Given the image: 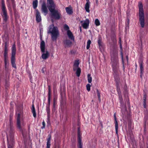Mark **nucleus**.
Listing matches in <instances>:
<instances>
[{
    "mask_svg": "<svg viewBox=\"0 0 148 148\" xmlns=\"http://www.w3.org/2000/svg\"><path fill=\"white\" fill-rule=\"evenodd\" d=\"M48 33L51 34V38L53 41H56L59 35V33L57 27H55L53 24L49 26Z\"/></svg>",
    "mask_w": 148,
    "mask_h": 148,
    "instance_id": "nucleus-1",
    "label": "nucleus"
},
{
    "mask_svg": "<svg viewBox=\"0 0 148 148\" xmlns=\"http://www.w3.org/2000/svg\"><path fill=\"white\" fill-rule=\"evenodd\" d=\"M118 51L116 49H114V52L111 51L110 53L111 56V61H114V62L112 64V66L113 70L114 72L116 73L117 72L118 66L117 65L118 60H116L115 61H114V57H116L117 56Z\"/></svg>",
    "mask_w": 148,
    "mask_h": 148,
    "instance_id": "nucleus-2",
    "label": "nucleus"
},
{
    "mask_svg": "<svg viewBox=\"0 0 148 148\" xmlns=\"http://www.w3.org/2000/svg\"><path fill=\"white\" fill-rule=\"evenodd\" d=\"M139 9V20L140 25L142 27H143L145 24L143 8V5L141 3H139L138 5Z\"/></svg>",
    "mask_w": 148,
    "mask_h": 148,
    "instance_id": "nucleus-3",
    "label": "nucleus"
},
{
    "mask_svg": "<svg viewBox=\"0 0 148 148\" xmlns=\"http://www.w3.org/2000/svg\"><path fill=\"white\" fill-rule=\"evenodd\" d=\"M49 11L51 13V18L52 22H53V19L58 20L60 18L61 14L60 11L55 9V8Z\"/></svg>",
    "mask_w": 148,
    "mask_h": 148,
    "instance_id": "nucleus-4",
    "label": "nucleus"
},
{
    "mask_svg": "<svg viewBox=\"0 0 148 148\" xmlns=\"http://www.w3.org/2000/svg\"><path fill=\"white\" fill-rule=\"evenodd\" d=\"M1 15L3 18V20L4 23H6L9 18V16L7 13V10L6 9L4 2L2 1L1 3Z\"/></svg>",
    "mask_w": 148,
    "mask_h": 148,
    "instance_id": "nucleus-5",
    "label": "nucleus"
},
{
    "mask_svg": "<svg viewBox=\"0 0 148 148\" xmlns=\"http://www.w3.org/2000/svg\"><path fill=\"white\" fill-rule=\"evenodd\" d=\"M16 53V47L15 44H13L12 47V56L11 58V63L12 66L15 69H16V64L15 63V56Z\"/></svg>",
    "mask_w": 148,
    "mask_h": 148,
    "instance_id": "nucleus-6",
    "label": "nucleus"
},
{
    "mask_svg": "<svg viewBox=\"0 0 148 148\" xmlns=\"http://www.w3.org/2000/svg\"><path fill=\"white\" fill-rule=\"evenodd\" d=\"M49 91L48 96V104L46 106V110L47 113V115H50V100L51 98V90L50 87H49Z\"/></svg>",
    "mask_w": 148,
    "mask_h": 148,
    "instance_id": "nucleus-7",
    "label": "nucleus"
},
{
    "mask_svg": "<svg viewBox=\"0 0 148 148\" xmlns=\"http://www.w3.org/2000/svg\"><path fill=\"white\" fill-rule=\"evenodd\" d=\"M47 7L49 10L55 8V4L53 0H47Z\"/></svg>",
    "mask_w": 148,
    "mask_h": 148,
    "instance_id": "nucleus-8",
    "label": "nucleus"
},
{
    "mask_svg": "<svg viewBox=\"0 0 148 148\" xmlns=\"http://www.w3.org/2000/svg\"><path fill=\"white\" fill-rule=\"evenodd\" d=\"M80 23H82V25L84 29H86L88 28V27L89 21L88 19H86L84 21H80Z\"/></svg>",
    "mask_w": 148,
    "mask_h": 148,
    "instance_id": "nucleus-9",
    "label": "nucleus"
},
{
    "mask_svg": "<svg viewBox=\"0 0 148 148\" xmlns=\"http://www.w3.org/2000/svg\"><path fill=\"white\" fill-rule=\"evenodd\" d=\"M40 38L41 40L40 44L41 51L42 52H44L45 50V43L44 41L42 40V36L41 34L40 35Z\"/></svg>",
    "mask_w": 148,
    "mask_h": 148,
    "instance_id": "nucleus-10",
    "label": "nucleus"
},
{
    "mask_svg": "<svg viewBox=\"0 0 148 148\" xmlns=\"http://www.w3.org/2000/svg\"><path fill=\"white\" fill-rule=\"evenodd\" d=\"M17 115V126L18 128L20 131L22 130V128L21 127L20 122V115L19 113H16Z\"/></svg>",
    "mask_w": 148,
    "mask_h": 148,
    "instance_id": "nucleus-11",
    "label": "nucleus"
},
{
    "mask_svg": "<svg viewBox=\"0 0 148 148\" xmlns=\"http://www.w3.org/2000/svg\"><path fill=\"white\" fill-rule=\"evenodd\" d=\"M41 10L42 12L44 13L45 15L47 14L48 13V9L46 6V3L43 2L42 5Z\"/></svg>",
    "mask_w": 148,
    "mask_h": 148,
    "instance_id": "nucleus-12",
    "label": "nucleus"
},
{
    "mask_svg": "<svg viewBox=\"0 0 148 148\" xmlns=\"http://www.w3.org/2000/svg\"><path fill=\"white\" fill-rule=\"evenodd\" d=\"M117 90L118 93L119 95V102L120 103L121 106H122V104L123 103V98L121 95V92L120 91V90L119 87L118 86H117Z\"/></svg>",
    "mask_w": 148,
    "mask_h": 148,
    "instance_id": "nucleus-13",
    "label": "nucleus"
},
{
    "mask_svg": "<svg viewBox=\"0 0 148 148\" xmlns=\"http://www.w3.org/2000/svg\"><path fill=\"white\" fill-rule=\"evenodd\" d=\"M79 62L78 60H76L74 61L73 66V69L74 71H75L77 69L80 68L79 67Z\"/></svg>",
    "mask_w": 148,
    "mask_h": 148,
    "instance_id": "nucleus-14",
    "label": "nucleus"
},
{
    "mask_svg": "<svg viewBox=\"0 0 148 148\" xmlns=\"http://www.w3.org/2000/svg\"><path fill=\"white\" fill-rule=\"evenodd\" d=\"M36 20L37 22H40L41 21V17L40 12L38 10H36Z\"/></svg>",
    "mask_w": 148,
    "mask_h": 148,
    "instance_id": "nucleus-15",
    "label": "nucleus"
},
{
    "mask_svg": "<svg viewBox=\"0 0 148 148\" xmlns=\"http://www.w3.org/2000/svg\"><path fill=\"white\" fill-rule=\"evenodd\" d=\"M114 117L115 120V127L116 131V133L117 135H118V124L116 117V114H114Z\"/></svg>",
    "mask_w": 148,
    "mask_h": 148,
    "instance_id": "nucleus-16",
    "label": "nucleus"
},
{
    "mask_svg": "<svg viewBox=\"0 0 148 148\" xmlns=\"http://www.w3.org/2000/svg\"><path fill=\"white\" fill-rule=\"evenodd\" d=\"M64 43L65 47H70L72 44V42L68 40H64Z\"/></svg>",
    "mask_w": 148,
    "mask_h": 148,
    "instance_id": "nucleus-17",
    "label": "nucleus"
},
{
    "mask_svg": "<svg viewBox=\"0 0 148 148\" xmlns=\"http://www.w3.org/2000/svg\"><path fill=\"white\" fill-rule=\"evenodd\" d=\"M66 13L69 14H72L73 13V10L72 8L70 5L65 8Z\"/></svg>",
    "mask_w": 148,
    "mask_h": 148,
    "instance_id": "nucleus-18",
    "label": "nucleus"
},
{
    "mask_svg": "<svg viewBox=\"0 0 148 148\" xmlns=\"http://www.w3.org/2000/svg\"><path fill=\"white\" fill-rule=\"evenodd\" d=\"M78 145L82 144V143L81 135L80 134L79 128H78Z\"/></svg>",
    "mask_w": 148,
    "mask_h": 148,
    "instance_id": "nucleus-19",
    "label": "nucleus"
},
{
    "mask_svg": "<svg viewBox=\"0 0 148 148\" xmlns=\"http://www.w3.org/2000/svg\"><path fill=\"white\" fill-rule=\"evenodd\" d=\"M67 34L69 38L71 40H74V37L71 31H68L67 32Z\"/></svg>",
    "mask_w": 148,
    "mask_h": 148,
    "instance_id": "nucleus-20",
    "label": "nucleus"
},
{
    "mask_svg": "<svg viewBox=\"0 0 148 148\" xmlns=\"http://www.w3.org/2000/svg\"><path fill=\"white\" fill-rule=\"evenodd\" d=\"M45 52V51L44 52H42L43 53L41 57L43 59L45 60L49 57V52L47 51H46L45 53H44Z\"/></svg>",
    "mask_w": 148,
    "mask_h": 148,
    "instance_id": "nucleus-21",
    "label": "nucleus"
},
{
    "mask_svg": "<svg viewBox=\"0 0 148 148\" xmlns=\"http://www.w3.org/2000/svg\"><path fill=\"white\" fill-rule=\"evenodd\" d=\"M140 64V77H142V75L143 74V62L141 60L139 62Z\"/></svg>",
    "mask_w": 148,
    "mask_h": 148,
    "instance_id": "nucleus-22",
    "label": "nucleus"
},
{
    "mask_svg": "<svg viewBox=\"0 0 148 148\" xmlns=\"http://www.w3.org/2000/svg\"><path fill=\"white\" fill-rule=\"evenodd\" d=\"M97 42L100 49L102 48L103 46L101 41V38L100 36H99L98 38Z\"/></svg>",
    "mask_w": 148,
    "mask_h": 148,
    "instance_id": "nucleus-23",
    "label": "nucleus"
},
{
    "mask_svg": "<svg viewBox=\"0 0 148 148\" xmlns=\"http://www.w3.org/2000/svg\"><path fill=\"white\" fill-rule=\"evenodd\" d=\"M51 136L50 135L49 136V137L47 139V148H50L51 146Z\"/></svg>",
    "mask_w": 148,
    "mask_h": 148,
    "instance_id": "nucleus-24",
    "label": "nucleus"
},
{
    "mask_svg": "<svg viewBox=\"0 0 148 148\" xmlns=\"http://www.w3.org/2000/svg\"><path fill=\"white\" fill-rule=\"evenodd\" d=\"M119 45H120V48L121 50V57L122 60V61H123V52L122 51V45L121 43V39L120 37L119 38Z\"/></svg>",
    "mask_w": 148,
    "mask_h": 148,
    "instance_id": "nucleus-25",
    "label": "nucleus"
},
{
    "mask_svg": "<svg viewBox=\"0 0 148 148\" xmlns=\"http://www.w3.org/2000/svg\"><path fill=\"white\" fill-rule=\"evenodd\" d=\"M90 3H86L85 6V9L86 12H89V8L90 6Z\"/></svg>",
    "mask_w": 148,
    "mask_h": 148,
    "instance_id": "nucleus-26",
    "label": "nucleus"
},
{
    "mask_svg": "<svg viewBox=\"0 0 148 148\" xmlns=\"http://www.w3.org/2000/svg\"><path fill=\"white\" fill-rule=\"evenodd\" d=\"M5 64V69L6 71H8V64L9 62L8 60H4Z\"/></svg>",
    "mask_w": 148,
    "mask_h": 148,
    "instance_id": "nucleus-27",
    "label": "nucleus"
},
{
    "mask_svg": "<svg viewBox=\"0 0 148 148\" xmlns=\"http://www.w3.org/2000/svg\"><path fill=\"white\" fill-rule=\"evenodd\" d=\"M147 96L145 93H144V96L143 98V104L144 106V107L145 108H146V100Z\"/></svg>",
    "mask_w": 148,
    "mask_h": 148,
    "instance_id": "nucleus-28",
    "label": "nucleus"
},
{
    "mask_svg": "<svg viewBox=\"0 0 148 148\" xmlns=\"http://www.w3.org/2000/svg\"><path fill=\"white\" fill-rule=\"evenodd\" d=\"M75 71L76 72L75 73L77 76L78 77H79L81 73V69L80 68H79L77 69Z\"/></svg>",
    "mask_w": 148,
    "mask_h": 148,
    "instance_id": "nucleus-29",
    "label": "nucleus"
},
{
    "mask_svg": "<svg viewBox=\"0 0 148 148\" xmlns=\"http://www.w3.org/2000/svg\"><path fill=\"white\" fill-rule=\"evenodd\" d=\"M32 112L33 114V116L34 117H36V113L35 111V109L33 105L32 106Z\"/></svg>",
    "mask_w": 148,
    "mask_h": 148,
    "instance_id": "nucleus-30",
    "label": "nucleus"
},
{
    "mask_svg": "<svg viewBox=\"0 0 148 148\" xmlns=\"http://www.w3.org/2000/svg\"><path fill=\"white\" fill-rule=\"evenodd\" d=\"M38 1L37 0H36L33 1V8L34 9L36 8L38 6Z\"/></svg>",
    "mask_w": 148,
    "mask_h": 148,
    "instance_id": "nucleus-31",
    "label": "nucleus"
},
{
    "mask_svg": "<svg viewBox=\"0 0 148 148\" xmlns=\"http://www.w3.org/2000/svg\"><path fill=\"white\" fill-rule=\"evenodd\" d=\"M87 78L88 83H90L92 81V77L91 76V75L90 74H88L87 75Z\"/></svg>",
    "mask_w": 148,
    "mask_h": 148,
    "instance_id": "nucleus-32",
    "label": "nucleus"
},
{
    "mask_svg": "<svg viewBox=\"0 0 148 148\" xmlns=\"http://www.w3.org/2000/svg\"><path fill=\"white\" fill-rule=\"evenodd\" d=\"M91 43V41L90 40H88L87 43L86 49H88L90 47V45Z\"/></svg>",
    "mask_w": 148,
    "mask_h": 148,
    "instance_id": "nucleus-33",
    "label": "nucleus"
},
{
    "mask_svg": "<svg viewBox=\"0 0 148 148\" xmlns=\"http://www.w3.org/2000/svg\"><path fill=\"white\" fill-rule=\"evenodd\" d=\"M50 115H47V123L48 125H49L50 124Z\"/></svg>",
    "mask_w": 148,
    "mask_h": 148,
    "instance_id": "nucleus-34",
    "label": "nucleus"
},
{
    "mask_svg": "<svg viewBox=\"0 0 148 148\" xmlns=\"http://www.w3.org/2000/svg\"><path fill=\"white\" fill-rule=\"evenodd\" d=\"M64 28L65 30L67 31H67H70L69 30V26L67 25H66V24H65L64 25Z\"/></svg>",
    "mask_w": 148,
    "mask_h": 148,
    "instance_id": "nucleus-35",
    "label": "nucleus"
},
{
    "mask_svg": "<svg viewBox=\"0 0 148 148\" xmlns=\"http://www.w3.org/2000/svg\"><path fill=\"white\" fill-rule=\"evenodd\" d=\"M95 23L97 26H98L100 25V22L98 19L97 18L95 20Z\"/></svg>",
    "mask_w": 148,
    "mask_h": 148,
    "instance_id": "nucleus-36",
    "label": "nucleus"
},
{
    "mask_svg": "<svg viewBox=\"0 0 148 148\" xmlns=\"http://www.w3.org/2000/svg\"><path fill=\"white\" fill-rule=\"evenodd\" d=\"M4 60H8V53H4Z\"/></svg>",
    "mask_w": 148,
    "mask_h": 148,
    "instance_id": "nucleus-37",
    "label": "nucleus"
},
{
    "mask_svg": "<svg viewBox=\"0 0 148 148\" xmlns=\"http://www.w3.org/2000/svg\"><path fill=\"white\" fill-rule=\"evenodd\" d=\"M90 85L89 84H87L86 85V87L87 90L89 91L90 89Z\"/></svg>",
    "mask_w": 148,
    "mask_h": 148,
    "instance_id": "nucleus-38",
    "label": "nucleus"
},
{
    "mask_svg": "<svg viewBox=\"0 0 148 148\" xmlns=\"http://www.w3.org/2000/svg\"><path fill=\"white\" fill-rule=\"evenodd\" d=\"M148 119V117L147 116L145 115L144 116V122H145V125H144V126H146V123Z\"/></svg>",
    "mask_w": 148,
    "mask_h": 148,
    "instance_id": "nucleus-39",
    "label": "nucleus"
},
{
    "mask_svg": "<svg viewBox=\"0 0 148 148\" xmlns=\"http://www.w3.org/2000/svg\"><path fill=\"white\" fill-rule=\"evenodd\" d=\"M112 41H113L114 42H115L116 43V40L115 36H113V37L112 38Z\"/></svg>",
    "mask_w": 148,
    "mask_h": 148,
    "instance_id": "nucleus-40",
    "label": "nucleus"
},
{
    "mask_svg": "<svg viewBox=\"0 0 148 148\" xmlns=\"http://www.w3.org/2000/svg\"><path fill=\"white\" fill-rule=\"evenodd\" d=\"M42 125L43 126L41 127V128L42 129H43L45 128V123L44 120L42 122Z\"/></svg>",
    "mask_w": 148,
    "mask_h": 148,
    "instance_id": "nucleus-41",
    "label": "nucleus"
},
{
    "mask_svg": "<svg viewBox=\"0 0 148 148\" xmlns=\"http://www.w3.org/2000/svg\"><path fill=\"white\" fill-rule=\"evenodd\" d=\"M97 96L98 97V98L99 100H100V92H99V90H97Z\"/></svg>",
    "mask_w": 148,
    "mask_h": 148,
    "instance_id": "nucleus-42",
    "label": "nucleus"
},
{
    "mask_svg": "<svg viewBox=\"0 0 148 148\" xmlns=\"http://www.w3.org/2000/svg\"><path fill=\"white\" fill-rule=\"evenodd\" d=\"M4 53H8V49L6 47V44L5 47Z\"/></svg>",
    "mask_w": 148,
    "mask_h": 148,
    "instance_id": "nucleus-43",
    "label": "nucleus"
},
{
    "mask_svg": "<svg viewBox=\"0 0 148 148\" xmlns=\"http://www.w3.org/2000/svg\"><path fill=\"white\" fill-rule=\"evenodd\" d=\"M78 147L79 148H82V144H79L78 145Z\"/></svg>",
    "mask_w": 148,
    "mask_h": 148,
    "instance_id": "nucleus-44",
    "label": "nucleus"
},
{
    "mask_svg": "<svg viewBox=\"0 0 148 148\" xmlns=\"http://www.w3.org/2000/svg\"><path fill=\"white\" fill-rule=\"evenodd\" d=\"M8 148H13L10 145L8 144Z\"/></svg>",
    "mask_w": 148,
    "mask_h": 148,
    "instance_id": "nucleus-45",
    "label": "nucleus"
},
{
    "mask_svg": "<svg viewBox=\"0 0 148 148\" xmlns=\"http://www.w3.org/2000/svg\"><path fill=\"white\" fill-rule=\"evenodd\" d=\"M86 1H87L86 3H90L89 0H86Z\"/></svg>",
    "mask_w": 148,
    "mask_h": 148,
    "instance_id": "nucleus-46",
    "label": "nucleus"
},
{
    "mask_svg": "<svg viewBox=\"0 0 148 148\" xmlns=\"http://www.w3.org/2000/svg\"><path fill=\"white\" fill-rule=\"evenodd\" d=\"M80 32L82 31L81 27H79Z\"/></svg>",
    "mask_w": 148,
    "mask_h": 148,
    "instance_id": "nucleus-47",
    "label": "nucleus"
},
{
    "mask_svg": "<svg viewBox=\"0 0 148 148\" xmlns=\"http://www.w3.org/2000/svg\"><path fill=\"white\" fill-rule=\"evenodd\" d=\"M55 103H54V102H53V107H54L55 106Z\"/></svg>",
    "mask_w": 148,
    "mask_h": 148,
    "instance_id": "nucleus-48",
    "label": "nucleus"
},
{
    "mask_svg": "<svg viewBox=\"0 0 148 148\" xmlns=\"http://www.w3.org/2000/svg\"><path fill=\"white\" fill-rule=\"evenodd\" d=\"M98 0H96V3H97L98 2Z\"/></svg>",
    "mask_w": 148,
    "mask_h": 148,
    "instance_id": "nucleus-49",
    "label": "nucleus"
},
{
    "mask_svg": "<svg viewBox=\"0 0 148 148\" xmlns=\"http://www.w3.org/2000/svg\"><path fill=\"white\" fill-rule=\"evenodd\" d=\"M114 78H115V76H114Z\"/></svg>",
    "mask_w": 148,
    "mask_h": 148,
    "instance_id": "nucleus-50",
    "label": "nucleus"
}]
</instances>
